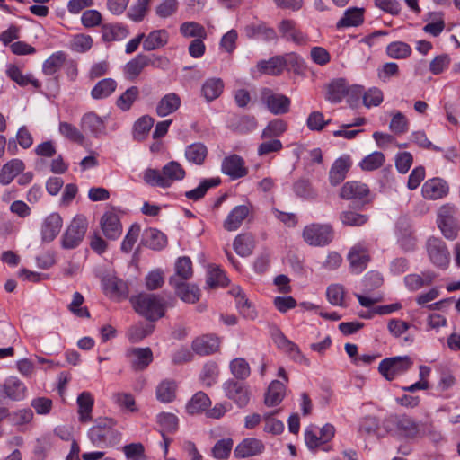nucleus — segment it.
<instances>
[{
    "label": "nucleus",
    "mask_w": 460,
    "mask_h": 460,
    "mask_svg": "<svg viewBox=\"0 0 460 460\" xmlns=\"http://www.w3.org/2000/svg\"><path fill=\"white\" fill-rule=\"evenodd\" d=\"M186 175L183 167L176 161L167 163L161 171L148 168L143 172L144 181L152 187L166 189Z\"/></svg>",
    "instance_id": "f257e3e1"
},
{
    "label": "nucleus",
    "mask_w": 460,
    "mask_h": 460,
    "mask_svg": "<svg viewBox=\"0 0 460 460\" xmlns=\"http://www.w3.org/2000/svg\"><path fill=\"white\" fill-rule=\"evenodd\" d=\"M135 310L150 321H155L164 314V304L153 294H140L132 297Z\"/></svg>",
    "instance_id": "f03ea898"
},
{
    "label": "nucleus",
    "mask_w": 460,
    "mask_h": 460,
    "mask_svg": "<svg viewBox=\"0 0 460 460\" xmlns=\"http://www.w3.org/2000/svg\"><path fill=\"white\" fill-rule=\"evenodd\" d=\"M87 229V219L84 216L75 217L61 236V247L66 250L77 248L83 242Z\"/></svg>",
    "instance_id": "7ed1b4c3"
},
{
    "label": "nucleus",
    "mask_w": 460,
    "mask_h": 460,
    "mask_svg": "<svg viewBox=\"0 0 460 460\" xmlns=\"http://www.w3.org/2000/svg\"><path fill=\"white\" fill-rule=\"evenodd\" d=\"M114 425L115 422L111 419L99 420L88 431L91 442L99 447L111 445L117 438Z\"/></svg>",
    "instance_id": "20e7f679"
},
{
    "label": "nucleus",
    "mask_w": 460,
    "mask_h": 460,
    "mask_svg": "<svg viewBox=\"0 0 460 460\" xmlns=\"http://www.w3.org/2000/svg\"><path fill=\"white\" fill-rule=\"evenodd\" d=\"M456 208L451 204L441 206L437 213V225L443 235L449 240L457 237L460 226L456 218Z\"/></svg>",
    "instance_id": "39448f33"
},
{
    "label": "nucleus",
    "mask_w": 460,
    "mask_h": 460,
    "mask_svg": "<svg viewBox=\"0 0 460 460\" xmlns=\"http://www.w3.org/2000/svg\"><path fill=\"white\" fill-rule=\"evenodd\" d=\"M412 364L408 356L386 358L380 362L378 370L386 380L391 381L407 372Z\"/></svg>",
    "instance_id": "423d86ee"
},
{
    "label": "nucleus",
    "mask_w": 460,
    "mask_h": 460,
    "mask_svg": "<svg viewBox=\"0 0 460 460\" xmlns=\"http://www.w3.org/2000/svg\"><path fill=\"white\" fill-rule=\"evenodd\" d=\"M304 241L312 246H324L333 238V232L329 225L311 224L303 231Z\"/></svg>",
    "instance_id": "0eeeda50"
},
{
    "label": "nucleus",
    "mask_w": 460,
    "mask_h": 460,
    "mask_svg": "<svg viewBox=\"0 0 460 460\" xmlns=\"http://www.w3.org/2000/svg\"><path fill=\"white\" fill-rule=\"evenodd\" d=\"M261 100L274 115H283L288 113L290 110V99L284 94L275 93L269 88L262 89Z\"/></svg>",
    "instance_id": "6e6552de"
},
{
    "label": "nucleus",
    "mask_w": 460,
    "mask_h": 460,
    "mask_svg": "<svg viewBox=\"0 0 460 460\" xmlns=\"http://www.w3.org/2000/svg\"><path fill=\"white\" fill-rule=\"evenodd\" d=\"M427 251L431 262L445 268L449 263V252L445 243L437 237H430L427 242Z\"/></svg>",
    "instance_id": "1a4fd4ad"
},
{
    "label": "nucleus",
    "mask_w": 460,
    "mask_h": 460,
    "mask_svg": "<svg viewBox=\"0 0 460 460\" xmlns=\"http://www.w3.org/2000/svg\"><path fill=\"white\" fill-rule=\"evenodd\" d=\"M348 260L351 271L361 273L370 260L368 248L362 243L355 244L349 252Z\"/></svg>",
    "instance_id": "9d476101"
},
{
    "label": "nucleus",
    "mask_w": 460,
    "mask_h": 460,
    "mask_svg": "<svg viewBox=\"0 0 460 460\" xmlns=\"http://www.w3.org/2000/svg\"><path fill=\"white\" fill-rule=\"evenodd\" d=\"M126 357L136 371L146 369L153 361V352L150 348H130L126 351Z\"/></svg>",
    "instance_id": "9b49d317"
},
{
    "label": "nucleus",
    "mask_w": 460,
    "mask_h": 460,
    "mask_svg": "<svg viewBox=\"0 0 460 460\" xmlns=\"http://www.w3.org/2000/svg\"><path fill=\"white\" fill-rule=\"evenodd\" d=\"M62 226L63 220L58 213L54 212L46 217L40 227L42 242H52L60 233Z\"/></svg>",
    "instance_id": "f8f14e48"
},
{
    "label": "nucleus",
    "mask_w": 460,
    "mask_h": 460,
    "mask_svg": "<svg viewBox=\"0 0 460 460\" xmlns=\"http://www.w3.org/2000/svg\"><path fill=\"white\" fill-rule=\"evenodd\" d=\"M221 170L224 174L228 175L232 180L244 177L248 173L244 160L237 155L225 157L222 162Z\"/></svg>",
    "instance_id": "ddd939ff"
},
{
    "label": "nucleus",
    "mask_w": 460,
    "mask_h": 460,
    "mask_svg": "<svg viewBox=\"0 0 460 460\" xmlns=\"http://www.w3.org/2000/svg\"><path fill=\"white\" fill-rule=\"evenodd\" d=\"M226 395L234 401L239 407H244L250 401L249 388L239 382L229 380L225 384Z\"/></svg>",
    "instance_id": "4468645a"
},
{
    "label": "nucleus",
    "mask_w": 460,
    "mask_h": 460,
    "mask_svg": "<svg viewBox=\"0 0 460 460\" xmlns=\"http://www.w3.org/2000/svg\"><path fill=\"white\" fill-rule=\"evenodd\" d=\"M169 282L174 288L176 295L182 301L194 304L199 299L200 291L197 286L181 281L177 278H170Z\"/></svg>",
    "instance_id": "2eb2a0df"
},
{
    "label": "nucleus",
    "mask_w": 460,
    "mask_h": 460,
    "mask_svg": "<svg viewBox=\"0 0 460 460\" xmlns=\"http://www.w3.org/2000/svg\"><path fill=\"white\" fill-rule=\"evenodd\" d=\"M101 227L103 234L110 240L118 239L122 233L119 217L114 212H106L101 218Z\"/></svg>",
    "instance_id": "dca6fc26"
},
{
    "label": "nucleus",
    "mask_w": 460,
    "mask_h": 460,
    "mask_svg": "<svg viewBox=\"0 0 460 460\" xmlns=\"http://www.w3.org/2000/svg\"><path fill=\"white\" fill-rule=\"evenodd\" d=\"M263 450L264 445L260 439L248 438L236 446L234 454L236 458L242 459L257 456L262 453Z\"/></svg>",
    "instance_id": "f3484780"
},
{
    "label": "nucleus",
    "mask_w": 460,
    "mask_h": 460,
    "mask_svg": "<svg viewBox=\"0 0 460 460\" xmlns=\"http://www.w3.org/2000/svg\"><path fill=\"white\" fill-rule=\"evenodd\" d=\"M350 166L351 160L349 155H343L336 159L329 172V181L331 185L337 186L342 182Z\"/></svg>",
    "instance_id": "a211bd4d"
},
{
    "label": "nucleus",
    "mask_w": 460,
    "mask_h": 460,
    "mask_svg": "<svg viewBox=\"0 0 460 460\" xmlns=\"http://www.w3.org/2000/svg\"><path fill=\"white\" fill-rule=\"evenodd\" d=\"M219 339L213 335L199 337L191 344L193 351L200 356H207L217 352L219 349Z\"/></svg>",
    "instance_id": "6ab92c4d"
},
{
    "label": "nucleus",
    "mask_w": 460,
    "mask_h": 460,
    "mask_svg": "<svg viewBox=\"0 0 460 460\" xmlns=\"http://www.w3.org/2000/svg\"><path fill=\"white\" fill-rule=\"evenodd\" d=\"M422 195L428 199H438L445 197L448 192V186L445 181L434 178L427 181L422 186Z\"/></svg>",
    "instance_id": "aec40b11"
},
{
    "label": "nucleus",
    "mask_w": 460,
    "mask_h": 460,
    "mask_svg": "<svg viewBox=\"0 0 460 460\" xmlns=\"http://www.w3.org/2000/svg\"><path fill=\"white\" fill-rule=\"evenodd\" d=\"M279 31L281 37L287 40H291L296 44H305L306 36L296 28V23L292 20H283L279 24Z\"/></svg>",
    "instance_id": "412c9836"
},
{
    "label": "nucleus",
    "mask_w": 460,
    "mask_h": 460,
    "mask_svg": "<svg viewBox=\"0 0 460 460\" xmlns=\"http://www.w3.org/2000/svg\"><path fill=\"white\" fill-rule=\"evenodd\" d=\"M250 208L247 205L234 207L224 221L223 226L228 232L237 230L248 217Z\"/></svg>",
    "instance_id": "4be33fe9"
},
{
    "label": "nucleus",
    "mask_w": 460,
    "mask_h": 460,
    "mask_svg": "<svg viewBox=\"0 0 460 460\" xmlns=\"http://www.w3.org/2000/svg\"><path fill=\"white\" fill-rule=\"evenodd\" d=\"M229 293L235 298L236 308L239 313L246 319L254 320L257 313L250 301L246 298L240 287H234Z\"/></svg>",
    "instance_id": "5701e85b"
},
{
    "label": "nucleus",
    "mask_w": 460,
    "mask_h": 460,
    "mask_svg": "<svg viewBox=\"0 0 460 460\" xmlns=\"http://www.w3.org/2000/svg\"><path fill=\"white\" fill-rule=\"evenodd\" d=\"M181 97L175 93L165 94L156 105V113L159 117H165L175 112L181 106Z\"/></svg>",
    "instance_id": "b1692460"
},
{
    "label": "nucleus",
    "mask_w": 460,
    "mask_h": 460,
    "mask_svg": "<svg viewBox=\"0 0 460 460\" xmlns=\"http://www.w3.org/2000/svg\"><path fill=\"white\" fill-rule=\"evenodd\" d=\"M151 59L143 54H138L135 58L128 62L124 66V75L127 79L134 81L149 66Z\"/></svg>",
    "instance_id": "393cba45"
},
{
    "label": "nucleus",
    "mask_w": 460,
    "mask_h": 460,
    "mask_svg": "<svg viewBox=\"0 0 460 460\" xmlns=\"http://www.w3.org/2000/svg\"><path fill=\"white\" fill-rule=\"evenodd\" d=\"M369 193L368 187L360 181H348L341 189L340 197L343 199H362Z\"/></svg>",
    "instance_id": "a878e982"
},
{
    "label": "nucleus",
    "mask_w": 460,
    "mask_h": 460,
    "mask_svg": "<svg viewBox=\"0 0 460 460\" xmlns=\"http://www.w3.org/2000/svg\"><path fill=\"white\" fill-rule=\"evenodd\" d=\"M81 127L84 132H89L96 137L105 132L103 120L93 112L84 115L81 120Z\"/></svg>",
    "instance_id": "bb28decb"
},
{
    "label": "nucleus",
    "mask_w": 460,
    "mask_h": 460,
    "mask_svg": "<svg viewBox=\"0 0 460 460\" xmlns=\"http://www.w3.org/2000/svg\"><path fill=\"white\" fill-rule=\"evenodd\" d=\"M128 35V28L120 23H107L102 26V38L105 42L120 41Z\"/></svg>",
    "instance_id": "cd10ccee"
},
{
    "label": "nucleus",
    "mask_w": 460,
    "mask_h": 460,
    "mask_svg": "<svg viewBox=\"0 0 460 460\" xmlns=\"http://www.w3.org/2000/svg\"><path fill=\"white\" fill-rule=\"evenodd\" d=\"M398 429L408 438H416L421 437V428L412 418L403 415L398 418L396 421ZM424 433V430H422Z\"/></svg>",
    "instance_id": "c85d7f7f"
},
{
    "label": "nucleus",
    "mask_w": 460,
    "mask_h": 460,
    "mask_svg": "<svg viewBox=\"0 0 460 460\" xmlns=\"http://www.w3.org/2000/svg\"><path fill=\"white\" fill-rule=\"evenodd\" d=\"M24 170V164L20 159H12L6 163L0 171V183L8 185L12 181Z\"/></svg>",
    "instance_id": "c756f323"
},
{
    "label": "nucleus",
    "mask_w": 460,
    "mask_h": 460,
    "mask_svg": "<svg viewBox=\"0 0 460 460\" xmlns=\"http://www.w3.org/2000/svg\"><path fill=\"white\" fill-rule=\"evenodd\" d=\"M287 65V61L282 56H276L269 60H261L257 64V67L261 73L270 75H280L285 66Z\"/></svg>",
    "instance_id": "7c9ffc66"
},
{
    "label": "nucleus",
    "mask_w": 460,
    "mask_h": 460,
    "mask_svg": "<svg viewBox=\"0 0 460 460\" xmlns=\"http://www.w3.org/2000/svg\"><path fill=\"white\" fill-rule=\"evenodd\" d=\"M94 400L89 392H83L77 397L79 420L88 422L92 420Z\"/></svg>",
    "instance_id": "2f4dec72"
},
{
    "label": "nucleus",
    "mask_w": 460,
    "mask_h": 460,
    "mask_svg": "<svg viewBox=\"0 0 460 460\" xmlns=\"http://www.w3.org/2000/svg\"><path fill=\"white\" fill-rule=\"evenodd\" d=\"M105 292L114 298L126 297L128 295L127 284L117 277H109L103 279Z\"/></svg>",
    "instance_id": "473e14b6"
},
{
    "label": "nucleus",
    "mask_w": 460,
    "mask_h": 460,
    "mask_svg": "<svg viewBox=\"0 0 460 460\" xmlns=\"http://www.w3.org/2000/svg\"><path fill=\"white\" fill-rule=\"evenodd\" d=\"M168 39L169 34L165 30L153 31L144 38L143 49L147 51L160 49L168 42Z\"/></svg>",
    "instance_id": "72a5a7b5"
},
{
    "label": "nucleus",
    "mask_w": 460,
    "mask_h": 460,
    "mask_svg": "<svg viewBox=\"0 0 460 460\" xmlns=\"http://www.w3.org/2000/svg\"><path fill=\"white\" fill-rule=\"evenodd\" d=\"M224 90V83L220 78L212 77L207 79L201 88L203 96L208 102L218 98Z\"/></svg>",
    "instance_id": "f704fd0d"
},
{
    "label": "nucleus",
    "mask_w": 460,
    "mask_h": 460,
    "mask_svg": "<svg viewBox=\"0 0 460 460\" xmlns=\"http://www.w3.org/2000/svg\"><path fill=\"white\" fill-rule=\"evenodd\" d=\"M143 242L147 247L158 251L166 246L167 238L161 231L155 228H149L144 233Z\"/></svg>",
    "instance_id": "c9c22d12"
},
{
    "label": "nucleus",
    "mask_w": 460,
    "mask_h": 460,
    "mask_svg": "<svg viewBox=\"0 0 460 460\" xmlns=\"http://www.w3.org/2000/svg\"><path fill=\"white\" fill-rule=\"evenodd\" d=\"M208 155L207 146L200 142L189 145L185 149L186 159L192 164L201 165Z\"/></svg>",
    "instance_id": "e433bc0d"
},
{
    "label": "nucleus",
    "mask_w": 460,
    "mask_h": 460,
    "mask_svg": "<svg viewBox=\"0 0 460 460\" xmlns=\"http://www.w3.org/2000/svg\"><path fill=\"white\" fill-rule=\"evenodd\" d=\"M347 91L346 80L343 78L336 79L328 85L326 99L332 103L340 102L346 96Z\"/></svg>",
    "instance_id": "4c0bfd02"
},
{
    "label": "nucleus",
    "mask_w": 460,
    "mask_h": 460,
    "mask_svg": "<svg viewBox=\"0 0 460 460\" xmlns=\"http://www.w3.org/2000/svg\"><path fill=\"white\" fill-rule=\"evenodd\" d=\"M211 404L208 396L203 392L196 393L186 405V411L190 414H199L206 411Z\"/></svg>",
    "instance_id": "58836bf2"
},
{
    "label": "nucleus",
    "mask_w": 460,
    "mask_h": 460,
    "mask_svg": "<svg viewBox=\"0 0 460 460\" xmlns=\"http://www.w3.org/2000/svg\"><path fill=\"white\" fill-rule=\"evenodd\" d=\"M245 33L248 38L261 36L264 40H275L278 36L274 29L267 27L264 23H252L245 27Z\"/></svg>",
    "instance_id": "ea45409f"
},
{
    "label": "nucleus",
    "mask_w": 460,
    "mask_h": 460,
    "mask_svg": "<svg viewBox=\"0 0 460 460\" xmlns=\"http://www.w3.org/2000/svg\"><path fill=\"white\" fill-rule=\"evenodd\" d=\"M254 238L251 234H241L234 241L233 246L235 252L242 256H249L254 248Z\"/></svg>",
    "instance_id": "a19ab883"
},
{
    "label": "nucleus",
    "mask_w": 460,
    "mask_h": 460,
    "mask_svg": "<svg viewBox=\"0 0 460 460\" xmlns=\"http://www.w3.org/2000/svg\"><path fill=\"white\" fill-rule=\"evenodd\" d=\"M285 395V385L278 380H274L269 385L265 394V404L268 406L278 405L281 402Z\"/></svg>",
    "instance_id": "79ce46f5"
},
{
    "label": "nucleus",
    "mask_w": 460,
    "mask_h": 460,
    "mask_svg": "<svg viewBox=\"0 0 460 460\" xmlns=\"http://www.w3.org/2000/svg\"><path fill=\"white\" fill-rule=\"evenodd\" d=\"M4 385L6 391V396L9 399L19 401L25 397L26 387L17 377H9Z\"/></svg>",
    "instance_id": "37998d69"
},
{
    "label": "nucleus",
    "mask_w": 460,
    "mask_h": 460,
    "mask_svg": "<svg viewBox=\"0 0 460 460\" xmlns=\"http://www.w3.org/2000/svg\"><path fill=\"white\" fill-rule=\"evenodd\" d=\"M117 83L111 78H105L99 81L91 92V95L95 100L104 99L110 96L116 89Z\"/></svg>",
    "instance_id": "c03bdc74"
},
{
    "label": "nucleus",
    "mask_w": 460,
    "mask_h": 460,
    "mask_svg": "<svg viewBox=\"0 0 460 460\" xmlns=\"http://www.w3.org/2000/svg\"><path fill=\"white\" fill-rule=\"evenodd\" d=\"M219 183H220L219 178L205 179L200 182V184L197 188H195L191 190L186 191L185 197L188 199L197 201V200L202 199L210 188L216 187Z\"/></svg>",
    "instance_id": "a18cd8bd"
},
{
    "label": "nucleus",
    "mask_w": 460,
    "mask_h": 460,
    "mask_svg": "<svg viewBox=\"0 0 460 460\" xmlns=\"http://www.w3.org/2000/svg\"><path fill=\"white\" fill-rule=\"evenodd\" d=\"M295 194L304 199L312 200L317 198V191L312 182L306 179H299L293 184Z\"/></svg>",
    "instance_id": "49530a36"
},
{
    "label": "nucleus",
    "mask_w": 460,
    "mask_h": 460,
    "mask_svg": "<svg viewBox=\"0 0 460 460\" xmlns=\"http://www.w3.org/2000/svg\"><path fill=\"white\" fill-rule=\"evenodd\" d=\"M158 423L163 429V438L164 440V452L167 453V447L169 444V440L164 436V431L166 432H173L178 428V418L172 413H161L157 417Z\"/></svg>",
    "instance_id": "de8ad7c7"
},
{
    "label": "nucleus",
    "mask_w": 460,
    "mask_h": 460,
    "mask_svg": "<svg viewBox=\"0 0 460 460\" xmlns=\"http://www.w3.org/2000/svg\"><path fill=\"white\" fill-rule=\"evenodd\" d=\"M288 129V123L280 119H276L268 123L262 130L261 138L277 139Z\"/></svg>",
    "instance_id": "09e8293b"
},
{
    "label": "nucleus",
    "mask_w": 460,
    "mask_h": 460,
    "mask_svg": "<svg viewBox=\"0 0 460 460\" xmlns=\"http://www.w3.org/2000/svg\"><path fill=\"white\" fill-rule=\"evenodd\" d=\"M6 74L20 86H26L30 84L35 88H39L40 86V83L37 79H34L30 75H22V71L14 65H10L8 66Z\"/></svg>",
    "instance_id": "8fccbe9b"
},
{
    "label": "nucleus",
    "mask_w": 460,
    "mask_h": 460,
    "mask_svg": "<svg viewBox=\"0 0 460 460\" xmlns=\"http://www.w3.org/2000/svg\"><path fill=\"white\" fill-rule=\"evenodd\" d=\"M363 22V9H348L343 17L337 22V28L358 26Z\"/></svg>",
    "instance_id": "3c124183"
},
{
    "label": "nucleus",
    "mask_w": 460,
    "mask_h": 460,
    "mask_svg": "<svg viewBox=\"0 0 460 460\" xmlns=\"http://www.w3.org/2000/svg\"><path fill=\"white\" fill-rule=\"evenodd\" d=\"M66 61V54L63 51L53 53L43 63L42 71L46 75H53L60 69Z\"/></svg>",
    "instance_id": "603ef678"
},
{
    "label": "nucleus",
    "mask_w": 460,
    "mask_h": 460,
    "mask_svg": "<svg viewBox=\"0 0 460 460\" xmlns=\"http://www.w3.org/2000/svg\"><path fill=\"white\" fill-rule=\"evenodd\" d=\"M154 125L153 118L143 116L139 118L134 124L133 137L137 141L144 140Z\"/></svg>",
    "instance_id": "864d4df0"
},
{
    "label": "nucleus",
    "mask_w": 460,
    "mask_h": 460,
    "mask_svg": "<svg viewBox=\"0 0 460 460\" xmlns=\"http://www.w3.org/2000/svg\"><path fill=\"white\" fill-rule=\"evenodd\" d=\"M192 263L189 257H180L175 262V275L171 278H177L181 281H186L192 277Z\"/></svg>",
    "instance_id": "5fc2aeb1"
},
{
    "label": "nucleus",
    "mask_w": 460,
    "mask_h": 460,
    "mask_svg": "<svg viewBox=\"0 0 460 460\" xmlns=\"http://www.w3.org/2000/svg\"><path fill=\"white\" fill-rule=\"evenodd\" d=\"M155 326L151 323H139L131 326L128 331V337L131 342H138L150 335Z\"/></svg>",
    "instance_id": "6e6d98bb"
},
{
    "label": "nucleus",
    "mask_w": 460,
    "mask_h": 460,
    "mask_svg": "<svg viewBox=\"0 0 460 460\" xmlns=\"http://www.w3.org/2000/svg\"><path fill=\"white\" fill-rule=\"evenodd\" d=\"M181 33L186 38L206 39L205 28L195 22H185L180 27Z\"/></svg>",
    "instance_id": "4d7b16f0"
},
{
    "label": "nucleus",
    "mask_w": 460,
    "mask_h": 460,
    "mask_svg": "<svg viewBox=\"0 0 460 460\" xmlns=\"http://www.w3.org/2000/svg\"><path fill=\"white\" fill-rule=\"evenodd\" d=\"M385 161V155L382 152L375 151L359 163V166L363 171H374L380 168Z\"/></svg>",
    "instance_id": "13d9d810"
},
{
    "label": "nucleus",
    "mask_w": 460,
    "mask_h": 460,
    "mask_svg": "<svg viewBox=\"0 0 460 460\" xmlns=\"http://www.w3.org/2000/svg\"><path fill=\"white\" fill-rule=\"evenodd\" d=\"M176 385L173 381L164 380L156 388V397L163 402H170L175 397Z\"/></svg>",
    "instance_id": "bf43d9fd"
},
{
    "label": "nucleus",
    "mask_w": 460,
    "mask_h": 460,
    "mask_svg": "<svg viewBox=\"0 0 460 460\" xmlns=\"http://www.w3.org/2000/svg\"><path fill=\"white\" fill-rule=\"evenodd\" d=\"M387 55L395 59H402L408 58L411 53V47L402 41H394L390 43L386 48Z\"/></svg>",
    "instance_id": "052dcab7"
},
{
    "label": "nucleus",
    "mask_w": 460,
    "mask_h": 460,
    "mask_svg": "<svg viewBox=\"0 0 460 460\" xmlns=\"http://www.w3.org/2000/svg\"><path fill=\"white\" fill-rule=\"evenodd\" d=\"M152 0H137L128 12V17L136 22H141L149 10V4Z\"/></svg>",
    "instance_id": "680f3d73"
},
{
    "label": "nucleus",
    "mask_w": 460,
    "mask_h": 460,
    "mask_svg": "<svg viewBox=\"0 0 460 460\" xmlns=\"http://www.w3.org/2000/svg\"><path fill=\"white\" fill-rule=\"evenodd\" d=\"M389 128L392 132L401 135L408 131L409 122L407 118L401 111H393Z\"/></svg>",
    "instance_id": "e2e57ef3"
},
{
    "label": "nucleus",
    "mask_w": 460,
    "mask_h": 460,
    "mask_svg": "<svg viewBox=\"0 0 460 460\" xmlns=\"http://www.w3.org/2000/svg\"><path fill=\"white\" fill-rule=\"evenodd\" d=\"M139 94L137 86L127 89L117 100V106L122 111H128Z\"/></svg>",
    "instance_id": "0e129e2a"
},
{
    "label": "nucleus",
    "mask_w": 460,
    "mask_h": 460,
    "mask_svg": "<svg viewBox=\"0 0 460 460\" xmlns=\"http://www.w3.org/2000/svg\"><path fill=\"white\" fill-rule=\"evenodd\" d=\"M232 374L238 379H245L250 376L251 369L248 362L243 358H236L230 362Z\"/></svg>",
    "instance_id": "69168bd1"
},
{
    "label": "nucleus",
    "mask_w": 460,
    "mask_h": 460,
    "mask_svg": "<svg viewBox=\"0 0 460 460\" xmlns=\"http://www.w3.org/2000/svg\"><path fill=\"white\" fill-rule=\"evenodd\" d=\"M84 301L83 295L79 292H75L73 295V299L71 303L68 305V309L71 313L80 318H89L90 312L87 307H82Z\"/></svg>",
    "instance_id": "338daca9"
},
{
    "label": "nucleus",
    "mask_w": 460,
    "mask_h": 460,
    "mask_svg": "<svg viewBox=\"0 0 460 460\" xmlns=\"http://www.w3.org/2000/svg\"><path fill=\"white\" fill-rule=\"evenodd\" d=\"M128 460H145V448L141 443H131L123 447Z\"/></svg>",
    "instance_id": "774afa93"
}]
</instances>
